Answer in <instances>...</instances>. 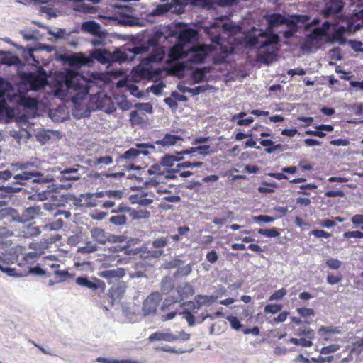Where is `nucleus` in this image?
I'll list each match as a JSON object with an SVG mask.
<instances>
[{"label": "nucleus", "mask_w": 363, "mask_h": 363, "mask_svg": "<svg viewBox=\"0 0 363 363\" xmlns=\"http://www.w3.org/2000/svg\"><path fill=\"white\" fill-rule=\"evenodd\" d=\"M91 81L86 80L82 74L68 69L57 82L55 95L67 97L74 103L82 101L89 93Z\"/></svg>", "instance_id": "1"}, {"label": "nucleus", "mask_w": 363, "mask_h": 363, "mask_svg": "<svg viewBox=\"0 0 363 363\" xmlns=\"http://www.w3.org/2000/svg\"><path fill=\"white\" fill-rule=\"evenodd\" d=\"M161 34H155L148 38L146 45L135 46L131 52L135 55L147 52L151 50L150 54L143 59V64L159 63L161 62L165 55L164 48L159 45V40Z\"/></svg>", "instance_id": "2"}, {"label": "nucleus", "mask_w": 363, "mask_h": 363, "mask_svg": "<svg viewBox=\"0 0 363 363\" xmlns=\"http://www.w3.org/2000/svg\"><path fill=\"white\" fill-rule=\"evenodd\" d=\"M41 208L40 206H30L23 210L20 215L16 209L3 208L0 210V221L3 224H7L13 220L19 223H26L34 219L40 214Z\"/></svg>", "instance_id": "3"}, {"label": "nucleus", "mask_w": 363, "mask_h": 363, "mask_svg": "<svg viewBox=\"0 0 363 363\" xmlns=\"http://www.w3.org/2000/svg\"><path fill=\"white\" fill-rule=\"evenodd\" d=\"M38 257V255L35 252H30L24 255L21 262L18 264V267L23 268L21 272H25L23 277L26 276L29 273H33L39 276L46 274L48 270L47 268L43 269L40 267H31V265L35 262Z\"/></svg>", "instance_id": "4"}, {"label": "nucleus", "mask_w": 363, "mask_h": 363, "mask_svg": "<svg viewBox=\"0 0 363 363\" xmlns=\"http://www.w3.org/2000/svg\"><path fill=\"white\" fill-rule=\"evenodd\" d=\"M177 291L179 296L174 297L172 296H169L167 297L163 301L161 307L162 311L169 308L172 305L180 303L184 300V297L192 296L194 294L193 287L189 283H185L184 285L179 286L177 288Z\"/></svg>", "instance_id": "5"}, {"label": "nucleus", "mask_w": 363, "mask_h": 363, "mask_svg": "<svg viewBox=\"0 0 363 363\" xmlns=\"http://www.w3.org/2000/svg\"><path fill=\"white\" fill-rule=\"evenodd\" d=\"M18 259V256L14 253H5L0 256V270L6 272L9 276L23 277L25 272H21V269L12 268L9 265L14 263Z\"/></svg>", "instance_id": "6"}, {"label": "nucleus", "mask_w": 363, "mask_h": 363, "mask_svg": "<svg viewBox=\"0 0 363 363\" xmlns=\"http://www.w3.org/2000/svg\"><path fill=\"white\" fill-rule=\"evenodd\" d=\"M325 35L326 28H315L310 34L306 35V40L301 46L302 50L308 52L317 50L320 47L321 38Z\"/></svg>", "instance_id": "7"}, {"label": "nucleus", "mask_w": 363, "mask_h": 363, "mask_svg": "<svg viewBox=\"0 0 363 363\" xmlns=\"http://www.w3.org/2000/svg\"><path fill=\"white\" fill-rule=\"evenodd\" d=\"M273 28L274 27H269V26H268L266 30L259 29L252 26L245 36L247 47L254 48L259 44V38L267 37L270 34H275L273 32Z\"/></svg>", "instance_id": "8"}, {"label": "nucleus", "mask_w": 363, "mask_h": 363, "mask_svg": "<svg viewBox=\"0 0 363 363\" xmlns=\"http://www.w3.org/2000/svg\"><path fill=\"white\" fill-rule=\"evenodd\" d=\"M149 149L154 150L155 146L149 143H137L135 144V147H131L125 151L121 156V158L128 161H133L140 155H148L150 154Z\"/></svg>", "instance_id": "9"}, {"label": "nucleus", "mask_w": 363, "mask_h": 363, "mask_svg": "<svg viewBox=\"0 0 363 363\" xmlns=\"http://www.w3.org/2000/svg\"><path fill=\"white\" fill-rule=\"evenodd\" d=\"M213 50V47L211 45L203 44L196 46L191 50V55L189 61L194 64L203 63Z\"/></svg>", "instance_id": "10"}, {"label": "nucleus", "mask_w": 363, "mask_h": 363, "mask_svg": "<svg viewBox=\"0 0 363 363\" xmlns=\"http://www.w3.org/2000/svg\"><path fill=\"white\" fill-rule=\"evenodd\" d=\"M169 170H172V169L163 168L161 163L152 165L147 172L150 174H153L154 177L147 180L146 184L149 186L157 187L160 184L162 177L167 179L166 175Z\"/></svg>", "instance_id": "11"}, {"label": "nucleus", "mask_w": 363, "mask_h": 363, "mask_svg": "<svg viewBox=\"0 0 363 363\" xmlns=\"http://www.w3.org/2000/svg\"><path fill=\"white\" fill-rule=\"evenodd\" d=\"M161 300L162 296L159 292L151 293L143 302V311L144 315L155 314Z\"/></svg>", "instance_id": "12"}, {"label": "nucleus", "mask_w": 363, "mask_h": 363, "mask_svg": "<svg viewBox=\"0 0 363 363\" xmlns=\"http://www.w3.org/2000/svg\"><path fill=\"white\" fill-rule=\"evenodd\" d=\"M150 64H143V60L139 65L133 69V77L138 80L152 79L158 72L153 70L152 67H148Z\"/></svg>", "instance_id": "13"}, {"label": "nucleus", "mask_w": 363, "mask_h": 363, "mask_svg": "<svg viewBox=\"0 0 363 363\" xmlns=\"http://www.w3.org/2000/svg\"><path fill=\"white\" fill-rule=\"evenodd\" d=\"M195 302L196 303L197 306L195 304L193 301H186L183 302L181 306H188L190 309L194 310V309H199V308L201 306H210L215 303L217 299L218 296H206V295H196L195 296Z\"/></svg>", "instance_id": "14"}, {"label": "nucleus", "mask_w": 363, "mask_h": 363, "mask_svg": "<svg viewBox=\"0 0 363 363\" xmlns=\"http://www.w3.org/2000/svg\"><path fill=\"white\" fill-rule=\"evenodd\" d=\"M67 62L71 67L80 68L82 66L91 67L93 65V57L79 52L68 56Z\"/></svg>", "instance_id": "15"}, {"label": "nucleus", "mask_w": 363, "mask_h": 363, "mask_svg": "<svg viewBox=\"0 0 363 363\" xmlns=\"http://www.w3.org/2000/svg\"><path fill=\"white\" fill-rule=\"evenodd\" d=\"M43 174L38 171H23L21 173L14 175V183L22 186L26 185L30 180L36 182H39L38 177Z\"/></svg>", "instance_id": "16"}, {"label": "nucleus", "mask_w": 363, "mask_h": 363, "mask_svg": "<svg viewBox=\"0 0 363 363\" xmlns=\"http://www.w3.org/2000/svg\"><path fill=\"white\" fill-rule=\"evenodd\" d=\"M264 18L269 27L275 28L283 24L295 26V22L294 21L284 17L280 13H272L267 15L264 16Z\"/></svg>", "instance_id": "17"}, {"label": "nucleus", "mask_w": 363, "mask_h": 363, "mask_svg": "<svg viewBox=\"0 0 363 363\" xmlns=\"http://www.w3.org/2000/svg\"><path fill=\"white\" fill-rule=\"evenodd\" d=\"M204 163L202 162L186 161L184 162L177 163L176 164L175 169H172V170H169L167 172L166 177L169 179H176L177 178V173H179L180 170L183 168L202 167Z\"/></svg>", "instance_id": "18"}, {"label": "nucleus", "mask_w": 363, "mask_h": 363, "mask_svg": "<svg viewBox=\"0 0 363 363\" xmlns=\"http://www.w3.org/2000/svg\"><path fill=\"white\" fill-rule=\"evenodd\" d=\"M343 8L342 0H326L323 14L328 17L331 14H335L342 11Z\"/></svg>", "instance_id": "19"}, {"label": "nucleus", "mask_w": 363, "mask_h": 363, "mask_svg": "<svg viewBox=\"0 0 363 363\" xmlns=\"http://www.w3.org/2000/svg\"><path fill=\"white\" fill-rule=\"evenodd\" d=\"M179 339L178 335H174L169 331H158L152 333L149 340L151 342L154 341H166V342H174Z\"/></svg>", "instance_id": "20"}, {"label": "nucleus", "mask_w": 363, "mask_h": 363, "mask_svg": "<svg viewBox=\"0 0 363 363\" xmlns=\"http://www.w3.org/2000/svg\"><path fill=\"white\" fill-rule=\"evenodd\" d=\"M147 194L139 192L130 196L129 201L131 204H138L141 206H147L150 205L153 200L147 197Z\"/></svg>", "instance_id": "21"}, {"label": "nucleus", "mask_w": 363, "mask_h": 363, "mask_svg": "<svg viewBox=\"0 0 363 363\" xmlns=\"http://www.w3.org/2000/svg\"><path fill=\"white\" fill-rule=\"evenodd\" d=\"M104 194L103 192L97 194H89L85 195L84 198V203L89 207H100L102 198Z\"/></svg>", "instance_id": "22"}, {"label": "nucleus", "mask_w": 363, "mask_h": 363, "mask_svg": "<svg viewBox=\"0 0 363 363\" xmlns=\"http://www.w3.org/2000/svg\"><path fill=\"white\" fill-rule=\"evenodd\" d=\"M90 56L93 57V61L96 60L102 65H106L111 61V55L106 50H95Z\"/></svg>", "instance_id": "23"}, {"label": "nucleus", "mask_w": 363, "mask_h": 363, "mask_svg": "<svg viewBox=\"0 0 363 363\" xmlns=\"http://www.w3.org/2000/svg\"><path fill=\"white\" fill-rule=\"evenodd\" d=\"M101 281L97 278H94L93 281L87 277H79L76 279V284L80 286L86 287L90 289L96 290L99 288Z\"/></svg>", "instance_id": "24"}, {"label": "nucleus", "mask_w": 363, "mask_h": 363, "mask_svg": "<svg viewBox=\"0 0 363 363\" xmlns=\"http://www.w3.org/2000/svg\"><path fill=\"white\" fill-rule=\"evenodd\" d=\"M99 275L104 279L111 281L113 279H120L125 275V271L122 268H117L116 269H107L101 271Z\"/></svg>", "instance_id": "25"}, {"label": "nucleus", "mask_w": 363, "mask_h": 363, "mask_svg": "<svg viewBox=\"0 0 363 363\" xmlns=\"http://www.w3.org/2000/svg\"><path fill=\"white\" fill-rule=\"evenodd\" d=\"M194 152H198L202 156H206L211 155L214 151L211 150V147L209 145H200L183 150L181 153L184 155H191Z\"/></svg>", "instance_id": "26"}, {"label": "nucleus", "mask_w": 363, "mask_h": 363, "mask_svg": "<svg viewBox=\"0 0 363 363\" xmlns=\"http://www.w3.org/2000/svg\"><path fill=\"white\" fill-rule=\"evenodd\" d=\"M180 136L166 133L161 140L155 142V144L163 147L171 146L175 145L178 141L182 140Z\"/></svg>", "instance_id": "27"}, {"label": "nucleus", "mask_w": 363, "mask_h": 363, "mask_svg": "<svg viewBox=\"0 0 363 363\" xmlns=\"http://www.w3.org/2000/svg\"><path fill=\"white\" fill-rule=\"evenodd\" d=\"M147 120V115L143 111L134 110L130 113V121L132 125H140L144 123Z\"/></svg>", "instance_id": "28"}, {"label": "nucleus", "mask_w": 363, "mask_h": 363, "mask_svg": "<svg viewBox=\"0 0 363 363\" xmlns=\"http://www.w3.org/2000/svg\"><path fill=\"white\" fill-rule=\"evenodd\" d=\"M259 143L262 146L266 147L265 151L269 154L276 150L282 151L284 150V147L281 144H274V141L270 139L261 140H259Z\"/></svg>", "instance_id": "29"}, {"label": "nucleus", "mask_w": 363, "mask_h": 363, "mask_svg": "<svg viewBox=\"0 0 363 363\" xmlns=\"http://www.w3.org/2000/svg\"><path fill=\"white\" fill-rule=\"evenodd\" d=\"M185 56L183 45L176 44L172 47L169 52V57L172 60H177Z\"/></svg>", "instance_id": "30"}, {"label": "nucleus", "mask_w": 363, "mask_h": 363, "mask_svg": "<svg viewBox=\"0 0 363 363\" xmlns=\"http://www.w3.org/2000/svg\"><path fill=\"white\" fill-rule=\"evenodd\" d=\"M264 38H265V40H259V44L257 47H255L256 48L261 49L267 48L269 45H277L280 41V38L277 34H270L269 36Z\"/></svg>", "instance_id": "31"}, {"label": "nucleus", "mask_w": 363, "mask_h": 363, "mask_svg": "<svg viewBox=\"0 0 363 363\" xmlns=\"http://www.w3.org/2000/svg\"><path fill=\"white\" fill-rule=\"evenodd\" d=\"M92 238L99 243L105 244L108 240L106 232L99 228H94L91 230Z\"/></svg>", "instance_id": "32"}, {"label": "nucleus", "mask_w": 363, "mask_h": 363, "mask_svg": "<svg viewBox=\"0 0 363 363\" xmlns=\"http://www.w3.org/2000/svg\"><path fill=\"white\" fill-rule=\"evenodd\" d=\"M82 28L86 32L94 35H97L99 33L101 26L94 21H89L82 24Z\"/></svg>", "instance_id": "33"}, {"label": "nucleus", "mask_w": 363, "mask_h": 363, "mask_svg": "<svg viewBox=\"0 0 363 363\" xmlns=\"http://www.w3.org/2000/svg\"><path fill=\"white\" fill-rule=\"evenodd\" d=\"M129 215L133 220L148 218L150 213L146 209H134L130 208Z\"/></svg>", "instance_id": "34"}, {"label": "nucleus", "mask_w": 363, "mask_h": 363, "mask_svg": "<svg viewBox=\"0 0 363 363\" xmlns=\"http://www.w3.org/2000/svg\"><path fill=\"white\" fill-rule=\"evenodd\" d=\"M180 200V196L177 195L166 196L162 199L160 206L164 209H170L172 206L169 203H178Z\"/></svg>", "instance_id": "35"}, {"label": "nucleus", "mask_w": 363, "mask_h": 363, "mask_svg": "<svg viewBox=\"0 0 363 363\" xmlns=\"http://www.w3.org/2000/svg\"><path fill=\"white\" fill-rule=\"evenodd\" d=\"M179 161V159L174 155H167L161 160V164L164 169H172L176 163Z\"/></svg>", "instance_id": "36"}, {"label": "nucleus", "mask_w": 363, "mask_h": 363, "mask_svg": "<svg viewBox=\"0 0 363 363\" xmlns=\"http://www.w3.org/2000/svg\"><path fill=\"white\" fill-rule=\"evenodd\" d=\"M60 181L65 180H78L79 176L77 175V169L75 168H67L63 170L62 172Z\"/></svg>", "instance_id": "37"}, {"label": "nucleus", "mask_w": 363, "mask_h": 363, "mask_svg": "<svg viewBox=\"0 0 363 363\" xmlns=\"http://www.w3.org/2000/svg\"><path fill=\"white\" fill-rule=\"evenodd\" d=\"M23 235L26 238L37 236L40 233V228L33 224H29L23 227Z\"/></svg>", "instance_id": "38"}, {"label": "nucleus", "mask_w": 363, "mask_h": 363, "mask_svg": "<svg viewBox=\"0 0 363 363\" xmlns=\"http://www.w3.org/2000/svg\"><path fill=\"white\" fill-rule=\"evenodd\" d=\"M29 82L32 89L37 90L44 86L45 79L37 75H31Z\"/></svg>", "instance_id": "39"}, {"label": "nucleus", "mask_w": 363, "mask_h": 363, "mask_svg": "<svg viewBox=\"0 0 363 363\" xmlns=\"http://www.w3.org/2000/svg\"><path fill=\"white\" fill-rule=\"evenodd\" d=\"M209 71L208 67L196 69L192 72V78L196 83H200L205 77V74Z\"/></svg>", "instance_id": "40"}, {"label": "nucleus", "mask_w": 363, "mask_h": 363, "mask_svg": "<svg viewBox=\"0 0 363 363\" xmlns=\"http://www.w3.org/2000/svg\"><path fill=\"white\" fill-rule=\"evenodd\" d=\"M196 31L193 29H187L180 33L179 39L180 41L187 43L195 35Z\"/></svg>", "instance_id": "41"}, {"label": "nucleus", "mask_w": 363, "mask_h": 363, "mask_svg": "<svg viewBox=\"0 0 363 363\" xmlns=\"http://www.w3.org/2000/svg\"><path fill=\"white\" fill-rule=\"evenodd\" d=\"M174 287L172 280L169 277H164L161 282V289L164 294H167Z\"/></svg>", "instance_id": "42"}, {"label": "nucleus", "mask_w": 363, "mask_h": 363, "mask_svg": "<svg viewBox=\"0 0 363 363\" xmlns=\"http://www.w3.org/2000/svg\"><path fill=\"white\" fill-rule=\"evenodd\" d=\"M21 104L26 108H33L37 106L38 101L32 97H23L21 99Z\"/></svg>", "instance_id": "43"}, {"label": "nucleus", "mask_w": 363, "mask_h": 363, "mask_svg": "<svg viewBox=\"0 0 363 363\" xmlns=\"http://www.w3.org/2000/svg\"><path fill=\"white\" fill-rule=\"evenodd\" d=\"M342 280V275L340 272L336 274H329L326 277V281L330 285H335L340 283Z\"/></svg>", "instance_id": "44"}, {"label": "nucleus", "mask_w": 363, "mask_h": 363, "mask_svg": "<svg viewBox=\"0 0 363 363\" xmlns=\"http://www.w3.org/2000/svg\"><path fill=\"white\" fill-rule=\"evenodd\" d=\"M109 221L116 225H123L127 222V217L123 214L113 216L110 218Z\"/></svg>", "instance_id": "45"}, {"label": "nucleus", "mask_w": 363, "mask_h": 363, "mask_svg": "<svg viewBox=\"0 0 363 363\" xmlns=\"http://www.w3.org/2000/svg\"><path fill=\"white\" fill-rule=\"evenodd\" d=\"M290 342L296 345H301L302 347H311L313 343L311 340H308L306 338H294L292 337L289 340Z\"/></svg>", "instance_id": "46"}, {"label": "nucleus", "mask_w": 363, "mask_h": 363, "mask_svg": "<svg viewBox=\"0 0 363 363\" xmlns=\"http://www.w3.org/2000/svg\"><path fill=\"white\" fill-rule=\"evenodd\" d=\"M258 233L269 238H275L279 235V232L275 228L259 229Z\"/></svg>", "instance_id": "47"}, {"label": "nucleus", "mask_w": 363, "mask_h": 363, "mask_svg": "<svg viewBox=\"0 0 363 363\" xmlns=\"http://www.w3.org/2000/svg\"><path fill=\"white\" fill-rule=\"evenodd\" d=\"M236 0H206V4H216L219 6H232Z\"/></svg>", "instance_id": "48"}, {"label": "nucleus", "mask_w": 363, "mask_h": 363, "mask_svg": "<svg viewBox=\"0 0 363 363\" xmlns=\"http://www.w3.org/2000/svg\"><path fill=\"white\" fill-rule=\"evenodd\" d=\"M282 308L280 304H267L265 306L264 311L266 313L275 314L279 312Z\"/></svg>", "instance_id": "49"}, {"label": "nucleus", "mask_w": 363, "mask_h": 363, "mask_svg": "<svg viewBox=\"0 0 363 363\" xmlns=\"http://www.w3.org/2000/svg\"><path fill=\"white\" fill-rule=\"evenodd\" d=\"M54 257H47L45 261L44 267H49L53 272L60 268V264L57 262V259H53Z\"/></svg>", "instance_id": "50"}, {"label": "nucleus", "mask_w": 363, "mask_h": 363, "mask_svg": "<svg viewBox=\"0 0 363 363\" xmlns=\"http://www.w3.org/2000/svg\"><path fill=\"white\" fill-rule=\"evenodd\" d=\"M36 197L40 201H45L48 199H52L55 196L51 190H45L36 194Z\"/></svg>", "instance_id": "51"}, {"label": "nucleus", "mask_w": 363, "mask_h": 363, "mask_svg": "<svg viewBox=\"0 0 363 363\" xmlns=\"http://www.w3.org/2000/svg\"><path fill=\"white\" fill-rule=\"evenodd\" d=\"M287 291L284 288H281V289L275 291L269 298L270 301L274 300H280L286 294Z\"/></svg>", "instance_id": "52"}, {"label": "nucleus", "mask_w": 363, "mask_h": 363, "mask_svg": "<svg viewBox=\"0 0 363 363\" xmlns=\"http://www.w3.org/2000/svg\"><path fill=\"white\" fill-rule=\"evenodd\" d=\"M113 162V158L111 156L99 157L95 159L94 164L96 165H108Z\"/></svg>", "instance_id": "53"}, {"label": "nucleus", "mask_w": 363, "mask_h": 363, "mask_svg": "<svg viewBox=\"0 0 363 363\" xmlns=\"http://www.w3.org/2000/svg\"><path fill=\"white\" fill-rule=\"evenodd\" d=\"M53 274L55 277V279H58L59 281H65L71 277L67 271H61L58 269L55 270Z\"/></svg>", "instance_id": "54"}, {"label": "nucleus", "mask_w": 363, "mask_h": 363, "mask_svg": "<svg viewBox=\"0 0 363 363\" xmlns=\"http://www.w3.org/2000/svg\"><path fill=\"white\" fill-rule=\"evenodd\" d=\"M325 264L330 269H338L342 266L341 261L335 258L327 259Z\"/></svg>", "instance_id": "55"}, {"label": "nucleus", "mask_w": 363, "mask_h": 363, "mask_svg": "<svg viewBox=\"0 0 363 363\" xmlns=\"http://www.w3.org/2000/svg\"><path fill=\"white\" fill-rule=\"evenodd\" d=\"M226 319L230 323V326L232 328L238 330L241 328L242 325L240 324V320L238 319L237 317L229 315L226 317Z\"/></svg>", "instance_id": "56"}, {"label": "nucleus", "mask_w": 363, "mask_h": 363, "mask_svg": "<svg viewBox=\"0 0 363 363\" xmlns=\"http://www.w3.org/2000/svg\"><path fill=\"white\" fill-rule=\"evenodd\" d=\"M297 312L301 316L304 318L310 317L314 315L315 314L314 310L313 308H308L305 307L297 308Z\"/></svg>", "instance_id": "57"}, {"label": "nucleus", "mask_w": 363, "mask_h": 363, "mask_svg": "<svg viewBox=\"0 0 363 363\" xmlns=\"http://www.w3.org/2000/svg\"><path fill=\"white\" fill-rule=\"evenodd\" d=\"M343 238L345 239H350L352 238H363V233L359 230L356 231H347L343 234Z\"/></svg>", "instance_id": "58"}, {"label": "nucleus", "mask_w": 363, "mask_h": 363, "mask_svg": "<svg viewBox=\"0 0 363 363\" xmlns=\"http://www.w3.org/2000/svg\"><path fill=\"white\" fill-rule=\"evenodd\" d=\"M299 188H300L301 191H298V194H302L308 195L309 193H308L306 191V190L315 189L317 188V185L313 184V183H310V184H306L301 185L299 186Z\"/></svg>", "instance_id": "59"}, {"label": "nucleus", "mask_w": 363, "mask_h": 363, "mask_svg": "<svg viewBox=\"0 0 363 363\" xmlns=\"http://www.w3.org/2000/svg\"><path fill=\"white\" fill-rule=\"evenodd\" d=\"M184 318L187 321L189 326H194L195 324V317L190 311H184L182 313Z\"/></svg>", "instance_id": "60"}, {"label": "nucleus", "mask_w": 363, "mask_h": 363, "mask_svg": "<svg viewBox=\"0 0 363 363\" xmlns=\"http://www.w3.org/2000/svg\"><path fill=\"white\" fill-rule=\"evenodd\" d=\"M311 234L314 235L315 238H328L332 235L330 233H328L323 230H313L311 231Z\"/></svg>", "instance_id": "61"}, {"label": "nucleus", "mask_w": 363, "mask_h": 363, "mask_svg": "<svg viewBox=\"0 0 363 363\" xmlns=\"http://www.w3.org/2000/svg\"><path fill=\"white\" fill-rule=\"evenodd\" d=\"M96 250L97 246L96 245H92L91 242H88L85 246L80 247L79 251L82 253H90L95 252Z\"/></svg>", "instance_id": "62"}, {"label": "nucleus", "mask_w": 363, "mask_h": 363, "mask_svg": "<svg viewBox=\"0 0 363 363\" xmlns=\"http://www.w3.org/2000/svg\"><path fill=\"white\" fill-rule=\"evenodd\" d=\"M318 224L323 228H330L336 225V222L333 219H325L319 220Z\"/></svg>", "instance_id": "63"}, {"label": "nucleus", "mask_w": 363, "mask_h": 363, "mask_svg": "<svg viewBox=\"0 0 363 363\" xmlns=\"http://www.w3.org/2000/svg\"><path fill=\"white\" fill-rule=\"evenodd\" d=\"M351 221L354 225H360L361 229L363 230V215L356 214L352 216Z\"/></svg>", "instance_id": "64"}]
</instances>
